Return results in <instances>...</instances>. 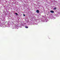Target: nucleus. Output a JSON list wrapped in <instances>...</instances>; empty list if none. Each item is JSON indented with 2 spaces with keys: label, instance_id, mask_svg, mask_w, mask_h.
Masks as SVG:
<instances>
[{
  "label": "nucleus",
  "instance_id": "nucleus-1",
  "mask_svg": "<svg viewBox=\"0 0 60 60\" xmlns=\"http://www.w3.org/2000/svg\"><path fill=\"white\" fill-rule=\"evenodd\" d=\"M50 12L51 13H54V11L52 10L50 11Z\"/></svg>",
  "mask_w": 60,
  "mask_h": 60
},
{
  "label": "nucleus",
  "instance_id": "nucleus-2",
  "mask_svg": "<svg viewBox=\"0 0 60 60\" xmlns=\"http://www.w3.org/2000/svg\"><path fill=\"white\" fill-rule=\"evenodd\" d=\"M36 12H37V13H39V11L38 10H37L36 11Z\"/></svg>",
  "mask_w": 60,
  "mask_h": 60
},
{
  "label": "nucleus",
  "instance_id": "nucleus-3",
  "mask_svg": "<svg viewBox=\"0 0 60 60\" xmlns=\"http://www.w3.org/2000/svg\"><path fill=\"white\" fill-rule=\"evenodd\" d=\"M56 7H54V8H53V9L54 10H56Z\"/></svg>",
  "mask_w": 60,
  "mask_h": 60
},
{
  "label": "nucleus",
  "instance_id": "nucleus-4",
  "mask_svg": "<svg viewBox=\"0 0 60 60\" xmlns=\"http://www.w3.org/2000/svg\"><path fill=\"white\" fill-rule=\"evenodd\" d=\"M25 27L26 28H28V27L27 26H25Z\"/></svg>",
  "mask_w": 60,
  "mask_h": 60
},
{
  "label": "nucleus",
  "instance_id": "nucleus-5",
  "mask_svg": "<svg viewBox=\"0 0 60 60\" xmlns=\"http://www.w3.org/2000/svg\"><path fill=\"white\" fill-rule=\"evenodd\" d=\"M15 14H16V15H18V14L17 13H15Z\"/></svg>",
  "mask_w": 60,
  "mask_h": 60
},
{
  "label": "nucleus",
  "instance_id": "nucleus-6",
  "mask_svg": "<svg viewBox=\"0 0 60 60\" xmlns=\"http://www.w3.org/2000/svg\"><path fill=\"white\" fill-rule=\"evenodd\" d=\"M24 16H25V14H23Z\"/></svg>",
  "mask_w": 60,
  "mask_h": 60
}]
</instances>
